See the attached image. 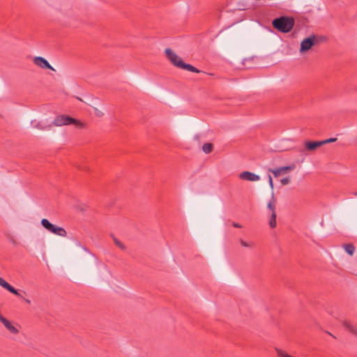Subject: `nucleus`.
Masks as SVG:
<instances>
[{"mask_svg":"<svg viewBox=\"0 0 357 357\" xmlns=\"http://www.w3.org/2000/svg\"><path fill=\"white\" fill-rule=\"evenodd\" d=\"M94 114L98 117H102L104 115V111L98 107H93Z\"/></svg>","mask_w":357,"mask_h":357,"instance_id":"19","label":"nucleus"},{"mask_svg":"<svg viewBox=\"0 0 357 357\" xmlns=\"http://www.w3.org/2000/svg\"><path fill=\"white\" fill-rule=\"evenodd\" d=\"M165 53L168 60L176 67L181 69H184L192 73H199L200 71L194 67L193 66L185 63L171 49L167 48L165 50Z\"/></svg>","mask_w":357,"mask_h":357,"instance_id":"1","label":"nucleus"},{"mask_svg":"<svg viewBox=\"0 0 357 357\" xmlns=\"http://www.w3.org/2000/svg\"><path fill=\"white\" fill-rule=\"evenodd\" d=\"M275 199L274 197V194L273 192L272 193V200L268 202V206H267L268 208H269L272 211V213H273V211H275Z\"/></svg>","mask_w":357,"mask_h":357,"instance_id":"17","label":"nucleus"},{"mask_svg":"<svg viewBox=\"0 0 357 357\" xmlns=\"http://www.w3.org/2000/svg\"><path fill=\"white\" fill-rule=\"evenodd\" d=\"M344 248L349 255H353L355 251V247L352 244H346L344 245Z\"/></svg>","mask_w":357,"mask_h":357,"instance_id":"16","label":"nucleus"},{"mask_svg":"<svg viewBox=\"0 0 357 357\" xmlns=\"http://www.w3.org/2000/svg\"><path fill=\"white\" fill-rule=\"evenodd\" d=\"M280 182L284 185H287V184H288L289 183V178H287V177L283 178L281 179Z\"/></svg>","mask_w":357,"mask_h":357,"instance_id":"22","label":"nucleus"},{"mask_svg":"<svg viewBox=\"0 0 357 357\" xmlns=\"http://www.w3.org/2000/svg\"><path fill=\"white\" fill-rule=\"evenodd\" d=\"M268 183H269V185H270V187L271 188V189H273V178L270 175L268 176Z\"/></svg>","mask_w":357,"mask_h":357,"instance_id":"23","label":"nucleus"},{"mask_svg":"<svg viewBox=\"0 0 357 357\" xmlns=\"http://www.w3.org/2000/svg\"><path fill=\"white\" fill-rule=\"evenodd\" d=\"M51 124L52 127H60L63 126L73 125L75 128H84L86 126V123L82 122L66 114L57 115Z\"/></svg>","mask_w":357,"mask_h":357,"instance_id":"2","label":"nucleus"},{"mask_svg":"<svg viewBox=\"0 0 357 357\" xmlns=\"http://www.w3.org/2000/svg\"><path fill=\"white\" fill-rule=\"evenodd\" d=\"M41 225L48 231L62 237L67 235V232L64 228L52 224L47 219L43 218L41 220Z\"/></svg>","mask_w":357,"mask_h":357,"instance_id":"4","label":"nucleus"},{"mask_svg":"<svg viewBox=\"0 0 357 357\" xmlns=\"http://www.w3.org/2000/svg\"><path fill=\"white\" fill-rule=\"evenodd\" d=\"M213 145L211 143H205L202 146V151L206 154L211 153L213 151Z\"/></svg>","mask_w":357,"mask_h":357,"instance_id":"14","label":"nucleus"},{"mask_svg":"<svg viewBox=\"0 0 357 357\" xmlns=\"http://www.w3.org/2000/svg\"><path fill=\"white\" fill-rule=\"evenodd\" d=\"M294 20L292 17L282 16L273 20V26L282 33H289L294 26Z\"/></svg>","mask_w":357,"mask_h":357,"instance_id":"3","label":"nucleus"},{"mask_svg":"<svg viewBox=\"0 0 357 357\" xmlns=\"http://www.w3.org/2000/svg\"><path fill=\"white\" fill-rule=\"evenodd\" d=\"M315 37L312 36L311 37L305 38L301 43V52H306L309 50L314 44Z\"/></svg>","mask_w":357,"mask_h":357,"instance_id":"7","label":"nucleus"},{"mask_svg":"<svg viewBox=\"0 0 357 357\" xmlns=\"http://www.w3.org/2000/svg\"><path fill=\"white\" fill-rule=\"evenodd\" d=\"M337 140V138H329L325 140L321 141H314V142H305V149L308 151H314L317 148L321 146V145L335 142Z\"/></svg>","mask_w":357,"mask_h":357,"instance_id":"5","label":"nucleus"},{"mask_svg":"<svg viewBox=\"0 0 357 357\" xmlns=\"http://www.w3.org/2000/svg\"><path fill=\"white\" fill-rule=\"evenodd\" d=\"M114 242L115 245L119 247L121 250H124L126 249V246L116 238H113Z\"/></svg>","mask_w":357,"mask_h":357,"instance_id":"18","label":"nucleus"},{"mask_svg":"<svg viewBox=\"0 0 357 357\" xmlns=\"http://www.w3.org/2000/svg\"><path fill=\"white\" fill-rule=\"evenodd\" d=\"M239 178L243 180L250 181H257L260 179L259 176L252 173L250 172H243L240 174Z\"/></svg>","mask_w":357,"mask_h":357,"instance_id":"9","label":"nucleus"},{"mask_svg":"<svg viewBox=\"0 0 357 357\" xmlns=\"http://www.w3.org/2000/svg\"><path fill=\"white\" fill-rule=\"evenodd\" d=\"M345 328L351 334L357 336V326L353 325L349 321L345 320L343 322Z\"/></svg>","mask_w":357,"mask_h":357,"instance_id":"12","label":"nucleus"},{"mask_svg":"<svg viewBox=\"0 0 357 357\" xmlns=\"http://www.w3.org/2000/svg\"><path fill=\"white\" fill-rule=\"evenodd\" d=\"M355 195H356V196H357V193H355Z\"/></svg>","mask_w":357,"mask_h":357,"instance_id":"26","label":"nucleus"},{"mask_svg":"<svg viewBox=\"0 0 357 357\" xmlns=\"http://www.w3.org/2000/svg\"><path fill=\"white\" fill-rule=\"evenodd\" d=\"M295 168V165L285 166L275 169H271V172L273 174L275 177H278L282 172H285L289 170H292Z\"/></svg>","mask_w":357,"mask_h":357,"instance_id":"11","label":"nucleus"},{"mask_svg":"<svg viewBox=\"0 0 357 357\" xmlns=\"http://www.w3.org/2000/svg\"><path fill=\"white\" fill-rule=\"evenodd\" d=\"M24 301H25V302H26V303H28V304H30V303H31V301H30V300H29V299H26V298H24Z\"/></svg>","mask_w":357,"mask_h":357,"instance_id":"25","label":"nucleus"},{"mask_svg":"<svg viewBox=\"0 0 357 357\" xmlns=\"http://www.w3.org/2000/svg\"><path fill=\"white\" fill-rule=\"evenodd\" d=\"M33 63L43 69L47 68L54 71L55 70L54 68L49 63V62L41 56L34 57Z\"/></svg>","mask_w":357,"mask_h":357,"instance_id":"6","label":"nucleus"},{"mask_svg":"<svg viewBox=\"0 0 357 357\" xmlns=\"http://www.w3.org/2000/svg\"><path fill=\"white\" fill-rule=\"evenodd\" d=\"M232 225H233L234 227H236V228H241V227H242V226H241L240 224L237 223V222H233V223H232Z\"/></svg>","mask_w":357,"mask_h":357,"instance_id":"24","label":"nucleus"},{"mask_svg":"<svg viewBox=\"0 0 357 357\" xmlns=\"http://www.w3.org/2000/svg\"><path fill=\"white\" fill-rule=\"evenodd\" d=\"M240 243L242 246L246 247V248H252L254 245L253 243H252V242L248 243V242H245L243 239L240 240Z\"/></svg>","mask_w":357,"mask_h":357,"instance_id":"21","label":"nucleus"},{"mask_svg":"<svg viewBox=\"0 0 357 357\" xmlns=\"http://www.w3.org/2000/svg\"><path fill=\"white\" fill-rule=\"evenodd\" d=\"M76 167L78 170L85 172H89L90 169L88 166H82L81 165H76Z\"/></svg>","mask_w":357,"mask_h":357,"instance_id":"20","label":"nucleus"},{"mask_svg":"<svg viewBox=\"0 0 357 357\" xmlns=\"http://www.w3.org/2000/svg\"><path fill=\"white\" fill-rule=\"evenodd\" d=\"M0 286L8 290L9 292L17 296L18 297L22 298V295L18 292L17 289H15L13 286H11L8 282H7L4 279H3L1 277Z\"/></svg>","mask_w":357,"mask_h":357,"instance_id":"8","label":"nucleus"},{"mask_svg":"<svg viewBox=\"0 0 357 357\" xmlns=\"http://www.w3.org/2000/svg\"><path fill=\"white\" fill-rule=\"evenodd\" d=\"M292 147L291 142L288 139H283L278 145L275 146L278 151H287Z\"/></svg>","mask_w":357,"mask_h":357,"instance_id":"10","label":"nucleus"},{"mask_svg":"<svg viewBox=\"0 0 357 357\" xmlns=\"http://www.w3.org/2000/svg\"><path fill=\"white\" fill-rule=\"evenodd\" d=\"M276 213L275 211H273V213H272L271 214V219L269 220V226L271 228H275L276 227Z\"/></svg>","mask_w":357,"mask_h":357,"instance_id":"15","label":"nucleus"},{"mask_svg":"<svg viewBox=\"0 0 357 357\" xmlns=\"http://www.w3.org/2000/svg\"><path fill=\"white\" fill-rule=\"evenodd\" d=\"M31 124L33 127L40 130H45L52 127V124L50 123L48 125H45L43 122H36V121H32Z\"/></svg>","mask_w":357,"mask_h":357,"instance_id":"13","label":"nucleus"}]
</instances>
